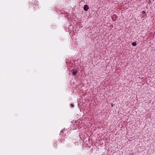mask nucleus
Segmentation results:
<instances>
[{
    "instance_id": "obj_2",
    "label": "nucleus",
    "mask_w": 155,
    "mask_h": 155,
    "mask_svg": "<svg viewBox=\"0 0 155 155\" xmlns=\"http://www.w3.org/2000/svg\"><path fill=\"white\" fill-rule=\"evenodd\" d=\"M77 71L75 70L72 72V74L74 76H75L77 75Z\"/></svg>"
},
{
    "instance_id": "obj_7",
    "label": "nucleus",
    "mask_w": 155,
    "mask_h": 155,
    "mask_svg": "<svg viewBox=\"0 0 155 155\" xmlns=\"http://www.w3.org/2000/svg\"><path fill=\"white\" fill-rule=\"evenodd\" d=\"M63 130H62L61 131V132H60V135H62L61 134V133L63 132Z\"/></svg>"
},
{
    "instance_id": "obj_8",
    "label": "nucleus",
    "mask_w": 155,
    "mask_h": 155,
    "mask_svg": "<svg viewBox=\"0 0 155 155\" xmlns=\"http://www.w3.org/2000/svg\"><path fill=\"white\" fill-rule=\"evenodd\" d=\"M113 16H115V17H116L117 18V15H114V14L113 15Z\"/></svg>"
},
{
    "instance_id": "obj_5",
    "label": "nucleus",
    "mask_w": 155,
    "mask_h": 155,
    "mask_svg": "<svg viewBox=\"0 0 155 155\" xmlns=\"http://www.w3.org/2000/svg\"><path fill=\"white\" fill-rule=\"evenodd\" d=\"M71 108H73L74 107V104H70Z\"/></svg>"
},
{
    "instance_id": "obj_3",
    "label": "nucleus",
    "mask_w": 155,
    "mask_h": 155,
    "mask_svg": "<svg viewBox=\"0 0 155 155\" xmlns=\"http://www.w3.org/2000/svg\"><path fill=\"white\" fill-rule=\"evenodd\" d=\"M133 46H135L137 45L136 41L132 42L131 44Z\"/></svg>"
},
{
    "instance_id": "obj_6",
    "label": "nucleus",
    "mask_w": 155,
    "mask_h": 155,
    "mask_svg": "<svg viewBox=\"0 0 155 155\" xmlns=\"http://www.w3.org/2000/svg\"><path fill=\"white\" fill-rule=\"evenodd\" d=\"M54 147L55 148H56V146H57L56 144H54Z\"/></svg>"
},
{
    "instance_id": "obj_9",
    "label": "nucleus",
    "mask_w": 155,
    "mask_h": 155,
    "mask_svg": "<svg viewBox=\"0 0 155 155\" xmlns=\"http://www.w3.org/2000/svg\"><path fill=\"white\" fill-rule=\"evenodd\" d=\"M114 104H111V106H112V107L114 106Z\"/></svg>"
},
{
    "instance_id": "obj_1",
    "label": "nucleus",
    "mask_w": 155,
    "mask_h": 155,
    "mask_svg": "<svg viewBox=\"0 0 155 155\" xmlns=\"http://www.w3.org/2000/svg\"><path fill=\"white\" fill-rule=\"evenodd\" d=\"M89 8V7L87 5H84L83 7V9L85 11H87Z\"/></svg>"
},
{
    "instance_id": "obj_4",
    "label": "nucleus",
    "mask_w": 155,
    "mask_h": 155,
    "mask_svg": "<svg viewBox=\"0 0 155 155\" xmlns=\"http://www.w3.org/2000/svg\"><path fill=\"white\" fill-rule=\"evenodd\" d=\"M142 12L143 13V14H144V16H146L147 15V14L145 11H142Z\"/></svg>"
}]
</instances>
